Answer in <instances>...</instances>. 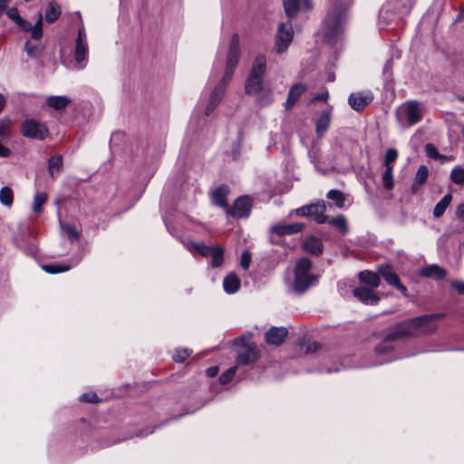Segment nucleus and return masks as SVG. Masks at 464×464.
Masks as SVG:
<instances>
[{
  "label": "nucleus",
  "mask_w": 464,
  "mask_h": 464,
  "mask_svg": "<svg viewBox=\"0 0 464 464\" xmlns=\"http://www.w3.org/2000/svg\"><path fill=\"white\" fill-rule=\"evenodd\" d=\"M455 216L459 220L464 221V203H461L457 206L455 210Z\"/></svg>",
  "instance_id": "55"
},
{
  "label": "nucleus",
  "mask_w": 464,
  "mask_h": 464,
  "mask_svg": "<svg viewBox=\"0 0 464 464\" xmlns=\"http://www.w3.org/2000/svg\"><path fill=\"white\" fill-rule=\"evenodd\" d=\"M22 133L24 137L41 140L48 135V129L44 123L30 118L24 121Z\"/></svg>",
  "instance_id": "8"
},
{
  "label": "nucleus",
  "mask_w": 464,
  "mask_h": 464,
  "mask_svg": "<svg viewBox=\"0 0 464 464\" xmlns=\"http://www.w3.org/2000/svg\"><path fill=\"white\" fill-rule=\"evenodd\" d=\"M266 69V60L264 55L256 56L250 74L246 82V92L249 95L258 94L263 88V76Z\"/></svg>",
  "instance_id": "4"
},
{
  "label": "nucleus",
  "mask_w": 464,
  "mask_h": 464,
  "mask_svg": "<svg viewBox=\"0 0 464 464\" xmlns=\"http://www.w3.org/2000/svg\"><path fill=\"white\" fill-rule=\"evenodd\" d=\"M63 167V158L61 155L52 157L48 161V170L52 176L59 173Z\"/></svg>",
  "instance_id": "32"
},
{
  "label": "nucleus",
  "mask_w": 464,
  "mask_h": 464,
  "mask_svg": "<svg viewBox=\"0 0 464 464\" xmlns=\"http://www.w3.org/2000/svg\"><path fill=\"white\" fill-rule=\"evenodd\" d=\"M450 179L454 184L464 185V168L456 166L450 172Z\"/></svg>",
  "instance_id": "34"
},
{
  "label": "nucleus",
  "mask_w": 464,
  "mask_h": 464,
  "mask_svg": "<svg viewBox=\"0 0 464 464\" xmlns=\"http://www.w3.org/2000/svg\"><path fill=\"white\" fill-rule=\"evenodd\" d=\"M223 286L226 293L234 294L240 287V280L235 274L231 273L224 278Z\"/></svg>",
  "instance_id": "25"
},
{
  "label": "nucleus",
  "mask_w": 464,
  "mask_h": 464,
  "mask_svg": "<svg viewBox=\"0 0 464 464\" xmlns=\"http://www.w3.org/2000/svg\"><path fill=\"white\" fill-rule=\"evenodd\" d=\"M211 257V266L212 267H219L223 264L224 257V250L222 247L216 246V249L210 256Z\"/></svg>",
  "instance_id": "37"
},
{
  "label": "nucleus",
  "mask_w": 464,
  "mask_h": 464,
  "mask_svg": "<svg viewBox=\"0 0 464 464\" xmlns=\"http://www.w3.org/2000/svg\"><path fill=\"white\" fill-rule=\"evenodd\" d=\"M216 249V246H206V250H204L202 252V256H205V257H208V256H210L211 254L214 252V250Z\"/></svg>",
  "instance_id": "60"
},
{
  "label": "nucleus",
  "mask_w": 464,
  "mask_h": 464,
  "mask_svg": "<svg viewBox=\"0 0 464 464\" xmlns=\"http://www.w3.org/2000/svg\"><path fill=\"white\" fill-rule=\"evenodd\" d=\"M452 200L450 193L446 194L434 207L433 215L435 218H440Z\"/></svg>",
  "instance_id": "28"
},
{
  "label": "nucleus",
  "mask_w": 464,
  "mask_h": 464,
  "mask_svg": "<svg viewBox=\"0 0 464 464\" xmlns=\"http://www.w3.org/2000/svg\"><path fill=\"white\" fill-rule=\"evenodd\" d=\"M10 150L0 142V157L6 158L10 155Z\"/></svg>",
  "instance_id": "58"
},
{
  "label": "nucleus",
  "mask_w": 464,
  "mask_h": 464,
  "mask_svg": "<svg viewBox=\"0 0 464 464\" xmlns=\"http://www.w3.org/2000/svg\"><path fill=\"white\" fill-rule=\"evenodd\" d=\"M10 136V128L6 121H0V139H7Z\"/></svg>",
  "instance_id": "50"
},
{
  "label": "nucleus",
  "mask_w": 464,
  "mask_h": 464,
  "mask_svg": "<svg viewBox=\"0 0 464 464\" xmlns=\"http://www.w3.org/2000/svg\"><path fill=\"white\" fill-rule=\"evenodd\" d=\"M252 208V202L249 197L242 196L237 198L232 207H228L227 209V215L242 218H246L250 214Z\"/></svg>",
  "instance_id": "10"
},
{
  "label": "nucleus",
  "mask_w": 464,
  "mask_h": 464,
  "mask_svg": "<svg viewBox=\"0 0 464 464\" xmlns=\"http://www.w3.org/2000/svg\"><path fill=\"white\" fill-rule=\"evenodd\" d=\"M288 332L285 327H271L268 332L266 334V341L267 343L272 345H280L285 338L286 337Z\"/></svg>",
  "instance_id": "18"
},
{
  "label": "nucleus",
  "mask_w": 464,
  "mask_h": 464,
  "mask_svg": "<svg viewBox=\"0 0 464 464\" xmlns=\"http://www.w3.org/2000/svg\"><path fill=\"white\" fill-rule=\"evenodd\" d=\"M379 273L389 285L395 286L401 291L402 294L406 295L407 288L401 284L398 276L390 266H381L379 268Z\"/></svg>",
  "instance_id": "15"
},
{
  "label": "nucleus",
  "mask_w": 464,
  "mask_h": 464,
  "mask_svg": "<svg viewBox=\"0 0 464 464\" xmlns=\"http://www.w3.org/2000/svg\"><path fill=\"white\" fill-rule=\"evenodd\" d=\"M294 38V30L291 21L281 22L275 38V49L278 54L285 53Z\"/></svg>",
  "instance_id": "7"
},
{
  "label": "nucleus",
  "mask_w": 464,
  "mask_h": 464,
  "mask_svg": "<svg viewBox=\"0 0 464 464\" xmlns=\"http://www.w3.org/2000/svg\"><path fill=\"white\" fill-rule=\"evenodd\" d=\"M373 100L371 91L352 92L348 97V103L355 111H362Z\"/></svg>",
  "instance_id": "11"
},
{
  "label": "nucleus",
  "mask_w": 464,
  "mask_h": 464,
  "mask_svg": "<svg viewBox=\"0 0 464 464\" xmlns=\"http://www.w3.org/2000/svg\"><path fill=\"white\" fill-rule=\"evenodd\" d=\"M6 14L13 22L16 23L20 18L19 11L16 7H11L6 11Z\"/></svg>",
  "instance_id": "53"
},
{
  "label": "nucleus",
  "mask_w": 464,
  "mask_h": 464,
  "mask_svg": "<svg viewBox=\"0 0 464 464\" xmlns=\"http://www.w3.org/2000/svg\"><path fill=\"white\" fill-rule=\"evenodd\" d=\"M428 176H429L428 168L425 165L420 166L416 172L414 181L411 185V190L413 192H416L418 190V188L426 182Z\"/></svg>",
  "instance_id": "26"
},
{
  "label": "nucleus",
  "mask_w": 464,
  "mask_h": 464,
  "mask_svg": "<svg viewBox=\"0 0 464 464\" xmlns=\"http://www.w3.org/2000/svg\"><path fill=\"white\" fill-rule=\"evenodd\" d=\"M42 269L48 274H57L69 271L71 266L66 264L43 265Z\"/></svg>",
  "instance_id": "33"
},
{
  "label": "nucleus",
  "mask_w": 464,
  "mask_h": 464,
  "mask_svg": "<svg viewBox=\"0 0 464 464\" xmlns=\"http://www.w3.org/2000/svg\"><path fill=\"white\" fill-rule=\"evenodd\" d=\"M229 192L230 189L228 186L220 185L212 192L211 198L213 203L227 211V208L229 207L227 204V196Z\"/></svg>",
  "instance_id": "17"
},
{
  "label": "nucleus",
  "mask_w": 464,
  "mask_h": 464,
  "mask_svg": "<svg viewBox=\"0 0 464 464\" xmlns=\"http://www.w3.org/2000/svg\"><path fill=\"white\" fill-rule=\"evenodd\" d=\"M392 169V167L385 168V171L382 174V184L387 189H392L393 188Z\"/></svg>",
  "instance_id": "41"
},
{
  "label": "nucleus",
  "mask_w": 464,
  "mask_h": 464,
  "mask_svg": "<svg viewBox=\"0 0 464 464\" xmlns=\"http://www.w3.org/2000/svg\"><path fill=\"white\" fill-rule=\"evenodd\" d=\"M452 287L455 288L459 294L463 295L464 294V283L455 281L451 284Z\"/></svg>",
  "instance_id": "56"
},
{
  "label": "nucleus",
  "mask_w": 464,
  "mask_h": 464,
  "mask_svg": "<svg viewBox=\"0 0 464 464\" xmlns=\"http://www.w3.org/2000/svg\"><path fill=\"white\" fill-rule=\"evenodd\" d=\"M326 197L334 200L338 208L343 207L345 198L342 191L337 189H332L327 193Z\"/></svg>",
  "instance_id": "38"
},
{
  "label": "nucleus",
  "mask_w": 464,
  "mask_h": 464,
  "mask_svg": "<svg viewBox=\"0 0 464 464\" xmlns=\"http://www.w3.org/2000/svg\"><path fill=\"white\" fill-rule=\"evenodd\" d=\"M5 105V98L3 94L0 93V112L3 111Z\"/></svg>",
  "instance_id": "62"
},
{
  "label": "nucleus",
  "mask_w": 464,
  "mask_h": 464,
  "mask_svg": "<svg viewBox=\"0 0 464 464\" xmlns=\"http://www.w3.org/2000/svg\"><path fill=\"white\" fill-rule=\"evenodd\" d=\"M273 100V95H272V92H263L257 99V102L261 105V106H266L268 104L271 103Z\"/></svg>",
  "instance_id": "49"
},
{
  "label": "nucleus",
  "mask_w": 464,
  "mask_h": 464,
  "mask_svg": "<svg viewBox=\"0 0 464 464\" xmlns=\"http://www.w3.org/2000/svg\"><path fill=\"white\" fill-rule=\"evenodd\" d=\"M47 201V194L44 192H38L35 194L34 202H33V210L35 213H40L42 211V207Z\"/></svg>",
  "instance_id": "36"
},
{
  "label": "nucleus",
  "mask_w": 464,
  "mask_h": 464,
  "mask_svg": "<svg viewBox=\"0 0 464 464\" xmlns=\"http://www.w3.org/2000/svg\"><path fill=\"white\" fill-rule=\"evenodd\" d=\"M190 355V352L188 349L177 350L173 354V360L178 362H184Z\"/></svg>",
  "instance_id": "47"
},
{
  "label": "nucleus",
  "mask_w": 464,
  "mask_h": 464,
  "mask_svg": "<svg viewBox=\"0 0 464 464\" xmlns=\"http://www.w3.org/2000/svg\"><path fill=\"white\" fill-rule=\"evenodd\" d=\"M185 246L186 247L188 248V251H190L191 253L196 251L198 252L200 256L202 255V252L204 250H206V245H204L203 243H194L192 241H188L185 243Z\"/></svg>",
  "instance_id": "44"
},
{
  "label": "nucleus",
  "mask_w": 464,
  "mask_h": 464,
  "mask_svg": "<svg viewBox=\"0 0 464 464\" xmlns=\"http://www.w3.org/2000/svg\"><path fill=\"white\" fill-rule=\"evenodd\" d=\"M61 15L60 5L56 2L49 3L45 12V21L49 24L55 22Z\"/></svg>",
  "instance_id": "27"
},
{
  "label": "nucleus",
  "mask_w": 464,
  "mask_h": 464,
  "mask_svg": "<svg viewBox=\"0 0 464 464\" xmlns=\"http://www.w3.org/2000/svg\"><path fill=\"white\" fill-rule=\"evenodd\" d=\"M10 0H0V14L5 10Z\"/></svg>",
  "instance_id": "61"
},
{
  "label": "nucleus",
  "mask_w": 464,
  "mask_h": 464,
  "mask_svg": "<svg viewBox=\"0 0 464 464\" xmlns=\"http://www.w3.org/2000/svg\"><path fill=\"white\" fill-rule=\"evenodd\" d=\"M284 10L289 21L295 18L299 11H309L313 8L311 0H284Z\"/></svg>",
  "instance_id": "12"
},
{
  "label": "nucleus",
  "mask_w": 464,
  "mask_h": 464,
  "mask_svg": "<svg viewBox=\"0 0 464 464\" xmlns=\"http://www.w3.org/2000/svg\"><path fill=\"white\" fill-rule=\"evenodd\" d=\"M303 228L304 225L302 223L275 224L270 227L269 231L282 237L299 233Z\"/></svg>",
  "instance_id": "14"
},
{
  "label": "nucleus",
  "mask_w": 464,
  "mask_h": 464,
  "mask_svg": "<svg viewBox=\"0 0 464 464\" xmlns=\"http://www.w3.org/2000/svg\"><path fill=\"white\" fill-rule=\"evenodd\" d=\"M42 24H43V16L40 14L35 24L32 25V35H31L32 40L39 41L42 38V36H43Z\"/></svg>",
  "instance_id": "40"
},
{
  "label": "nucleus",
  "mask_w": 464,
  "mask_h": 464,
  "mask_svg": "<svg viewBox=\"0 0 464 464\" xmlns=\"http://www.w3.org/2000/svg\"><path fill=\"white\" fill-rule=\"evenodd\" d=\"M397 158H398L397 150H395L393 148L387 150V151L385 153V158H384L385 168L392 167V163L394 162L397 160Z\"/></svg>",
  "instance_id": "42"
},
{
  "label": "nucleus",
  "mask_w": 464,
  "mask_h": 464,
  "mask_svg": "<svg viewBox=\"0 0 464 464\" xmlns=\"http://www.w3.org/2000/svg\"><path fill=\"white\" fill-rule=\"evenodd\" d=\"M24 49L30 57L37 58L42 54L44 47L40 43L27 41L24 44Z\"/></svg>",
  "instance_id": "31"
},
{
  "label": "nucleus",
  "mask_w": 464,
  "mask_h": 464,
  "mask_svg": "<svg viewBox=\"0 0 464 464\" xmlns=\"http://www.w3.org/2000/svg\"><path fill=\"white\" fill-rule=\"evenodd\" d=\"M330 124L329 118H319L316 121V131L319 135H323L328 129Z\"/></svg>",
  "instance_id": "45"
},
{
  "label": "nucleus",
  "mask_w": 464,
  "mask_h": 464,
  "mask_svg": "<svg viewBox=\"0 0 464 464\" xmlns=\"http://www.w3.org/2000/svg\"><path fill=\"white\" fill-rule=\"evenodd\" d=\"M420 275L423 277L432 278L434 280H440L447 275V271L438 265H430L423 267L420 271Z\"/></svg>",
  "instance_id": "21"
},
{
  "label": "nucleus",
  "mask_w": 464,
  "mask_h": 464,
  "mask_svg": "<svg viewBox=\"0 0 464 464\" xmlns=\"http://www.w3.org/2000/svg\"><path fill=\"white\" fill-rule=\"evenodd\" d=\"M250 262H251L250 253L247 251L243 252L242 256H241V260H240V266H242V268L245 270L248 269Z\"/></svg>",
  "instance_id": "52"
},
{
  "label": "nucleus",
  "mask_w": 464,
  "mask_h": 464,
  "mask_svg": "<svg viewBox=\"0 0 464 464\" xmlns=\"http://www.w3.org/2000/svg\"><path fill=\"white\" fill-rule=\"evenodd\" d=\"M15 24L22 31L30 32L32 34V24L27 20L21 17Z\"/></svg>",
  "instance_id": "51"
},
{
  "label": "nucleus",
  "mask_w": 464,
  "mask_h": 464,
  "mask_svg": "<svg viewBox=\"0 0 464 464\" xmlns=\"http://www.w3.org/2000/svg\"><path fill=\"white\" fill-rule=\"evenodd\" d=\"M425 113V105L417 101H407L397 109V116H420Z\"/></svg>",
  "instance_id": "13"
},
{
  "label": "nucleus",
  "mask_w": 464,
  "mask_h": 464,
  "mask_svg": "<svg viewBox=\"0 0 464 464\" xmlns=\"http://www.w3.org/2000/svg\"><path fill=\"white\" fill-rule=\"evenodd\" d=\"M73 54L75 62L77 63V68L79 70L84 69L87 63V58L89 54V46L87 41V34L83 25H82L78 29Z\"/></svg>",
  "instance_id": "6"
},
{
  "label": "nucleus",
  "mask_w": 464,
  "mask_h": 464,
  "mask_svg": "<svg viewBox=\"0 0 464 464\" xmlns=\"http://www.w3.org/2000/svg\"><path fill=\"white\" fill-rule=\"evenodd\" d=\"M320 208L319 202L315 204L303 206L294 210L296 216L300 217H314L317 213V209Z\"/></svg>",
  "instance_id": "30"
},
{
  "label": "nucleus",
  "mask_w": 464,
  "mask_h": 464,
  "mask_svg": "<svg viewBox=\"0 0 464 464\" xmlns=\"http://www.w3.org/2000/svg\"><path fill=\"white\" fill-rule=\"evenodd\" d=\"M14 194L10 188L4 187L0 189V202L7 207L13 204Z\"/></svg>",
  "instance_id": "35"
},
{
  "label": "nucleus",
  "mask_w": 464,
  "mask_h": 464,
  "mask_svg": "<svg viewBox=\"0 0 464 464\" xmlns=\"http://www.w3.org/2000/svg\"><path fill=\"white\" fill-rule=\"evenodd\" d=\"M412 320H408L402 323H400L393 326L389 333L386 334L385 340L383 343L380 344L376 347V353H384L389 349V343L397 339H401L406 336H413L416 335Z\"/></svg>",
  "instance_id": "5"
},
{
  "label": "nucleus",
  "mask_w": 464,
  "mask_h": 464,
  "mask_svg": "<svg viewBox=\"0 0 464 464\" xmlns=\"http://www.w3.org/2000/svg\"><path fill=\"white\" fill-rule=\"evenodd\" d=\"M425 152L428 157L434 160L442 158V156L438 152L436 147L431 143H428L425 145Z\"/></svg>",
  "instance_id": "46"
},
{
  "label": "nucleus",
  "mask_w": 464,
  "mask_h": 464,
  "mask_svg": "<svg viewBox=\"0 0 464 464\" xmlns=\"http://www.w3.org/2000/svg\"><path fill=\"white\" fill-rule=\"evenodd\" d=\"M312 262L308 258H301L295 269V282L293 290L298 294L305 292L311 285L317 281V276L310 275Z\"/></svg>",
  "instance_id": "3"
},
{
  "label": "nucleus",
  "mask_w": 464,
  "mask_h": 464,
  "mask_svg": "<svg viewBox=\"0 0 464 464\" xmlns=\"http://www.w3.org/2000/svg\"><path fill=\"white\" fill-rule=\"evenodd\" d=\"M327 99H328V92H324L314 96L312 99V102H326Z\"/></svg>",
  "instance_id": "57"
},
{
  "label": "nucleus",
  "mask_w": 464,
  "mask_h": 464,
  "mask_svg": "<svg viewBox=\"0 0 464 464\" xmlns=\"http://www.w3.org/2000/svg\"><path fill=\"white\" fill-rule=\"evenodd\" d=\"M323 247L322 240L314 236L306 238L303 243L304 251L314 256H320L323 253Z\"/></svg>",
  "instance_id": "22"
},
{
  "label": "nucleus",
  "mask_w": 464,
  "mask_h": 464,
  "mask_svg": "<svg viewBox=\"0 0 464 464\" xmlns=\"http://www.w3.org/2000/svg\"><path fill=\"white\" fill-rule=\"evenodd\" d=\"M353 295L365 304H376L380 301V297L373 290L365 286L355 288Z\"/></svg>",
  "instance_id": "16"
},
{
  "label": "nucleus",
  "mask_w": 464,
  "mask_h": 464,
  "mask_svg": "<svg viewBox=\"0 0 464 464\" xmlns=\"http://www.w3.org/2000/svg\"><path fill=\"white\" fill-rule=\"evenodd\" d=\"M259 358V351L256 347L247 346L238 353L237 362L240 365H246L256 362Z\"/></svg>",
  "instance_id": "19"
},
{
  "label": "nucleus",
  "mask_w": 464,
  "mask_h": 464,
  "mask_svg": "<svg viewBox=\"0 0 464 464\" xmlns=\"http://www.w3.org/2000/svg\"><path fill=\"white\" fill-rule=\"evenodd\" d=\"M320 208L317 209V213L314 214V218L318 224L328 223L329 218L324 215L326 211V204L324 201L319 202Z\"/></svg>",
  "instance_id": "39"
},
{
  "label": "nucleus",
  "mask_w": 464,
  "mask_h": 464,
  "mask_svg": "<svg viewBox=\"0 0 464 464\" xmlns=\"http://www.w3.org/2000/svg\"><path fill=\"white\" fill-rule=\"evenodd\" d=\"M346 5L344 4L333 5L322 25V33L325 41L330 44H334L343 30L346 20Z\"/></svg>",
  "instance_id": "2"
},
{
  "label": "nucleus",
  "mask_w": 464,
  "mask_h": 464,
  "mask_svg": "<svg viewBox=\"0 0 464 464\" xmlns=\"http://www.w3.org/2000/svg\"><path fill=\"white\" fill-rule=\"evenodd\" d=\"M328 223L339 229L343 234L345 235L348 233V224L343 215H337L336 217L331 218Z\"/></svg>",
  "instance_id": "29"
},
{
  "label": "nucleus",
  "mask_w": 464,
  "mask_h": 464,
  "mask_svg": "<svg viewBox=\"0 0 464 464\" xmlns=\"http://www.w3.org/2000/svg\"><path fill=\"white\" fill-rule=\"evenodd\" d=\"M82 400L87 402H97L98 396L94 392H86L82 395Z\"/></svg>",
  "instance_id": "54"
},
{
  "label": "nucleus",
  "mask_w": 464,
  "mask_h": 464,
  "mask_svg": "<svg viewBox=\"0 0 464 464\" xmlns=\"http://www.w3.org/2000/svg\"><path fill=\"white\" fill-rule=\"evenodd\" d=\"M442 316V314H430L411 319L416 334L434 332L437 328L436 321Z\"/></svg>",
  "instance_id": "9"
},
{
  "label": "nucleus",
  "mask_w": 464,
  "mask_h": 464,
  "mask_svg": "<svg viewBox=\"0 0 464 464\" xmlns=\"http://www.w3.org/2000/svg\"><path fill=\"white\" fill-rule=\"evenodd\" d=\"M239 56V35L237 34H234L229 44L224 74L215 88L212 90L209 97L208 98V101L206 102L204 109V113L206 116H208L215 111L224 97L227 87L230 83L235 70L237 66Z\"/></svg>",
  "instance_id": "1"
},
{
  "label": "nucleus",
  "mask_w": 464,
  "mask_h": 464,
  "mask_svg": "<svg viewBox=\"0 0 464 464\" xmlns=\"http://www.w3.org/2000/svg\"><path fill=\"white\" fill-rule=\"evenodd\" d=\"M208 377H215L218 372V368L217 366L209 367L206 371Z\"/></svg>",
  "instance_id": "59"
},
{
  "label": "nucleus",
  "mask_w": 464,
  "mask_h": 464,
  "mask_svg": "<svg viewBox=\"0 0 464 464\" xmlns=\"http://www.w3.org/2000/svg\"><path fill=\"white\" fill-rule=\"evenodd\" d=\"M72 102L71 99L67 96H49L46 103L50 108L56 111H62Z\"/></svg>",
  "instance_id": "23"
},
{
  "label": "nucleus",
  "mask_w": 464,
  "mask_h": 464,
  "mask_svg": "<svg viewBox=\"0 0 464 464\" xmlns=\"http://www.w3.org/2000/svg\"><path fill=\"white\" fill-rule=\"evenodd\" d=\"M420 118H408L409 125H414L418 122Z\"/></svg>",
  "instance_id": "63"
},
{
  "label": "nucleus",
  "mask_w": 464,
  "mask_h": 464,
  "mask_svg": "<svg viewBox=\"0 0 464 464\" xmlns=\"http://www.w3.org/2000/svg\"><path fill=\"white\" fill-rule=\"evenodd\" d=\"M359 279L362 283L368 285L372 288H377L381 283L379 276L368 270L360 272Z\"/></svg>",
  "instance_id": "24"
},
{
  "label": "nucleus",
  "mask_w": 464,
  "mask_h": 464,
  "mask_svg": "<svg viewBox=\"0 0 464 464\" xmlns=\"http://www.w3.org/2000/svg\"><path fill=\"white\" fill-rule=\"evenodd\" d=\"M305 92L306 86L304 83L294 84L287 94V99L285 104V110H290Z\"/></svg>",
  "instance_id": "20"
},
{
  "label": "nucleus",
  "mask_w": 464,
  "mask_h": 464,
  "mask_svg": "<svg viewBox=\"0 0 464 464\" xmlns=\"http://www.w3.org/2000/svg\"><path fill=\"white\" fill-rule=\"evenodd\" d=\"M121 133H114L111 137V142L117 139V138H121Z\"/></svg>",
  "instance_id": "64"
},
{
  "label": "nucleus",
  "mask_w": 464,
  "mask_h": 464,
  "mask_svg": "<svg viewBox=\"0 0 464 464\" xmlns=\"http://www.w3.org/2000/svg\"><path fill=\"white\" fill-rule=\"evenodd\" d=\"M237 372V367H231L228 370H227L225 372H223L219 377V382L222 384L228 383L235 376Z\"/></svg>",
  "instance_id": "43"
},
{
  "label": "nucleus",
  "mask_w": 464,
  "mask_h": 464,
  "mask_svg": "<svg viewBox=\"0 0 464 464\" xmlns=\"http://www.w3.org/2000/svg\"><path fill=\"white\" fill-rule=\"evenodd\" d=\"M63 229L71 240L74 241L79 238V233L77 229L74 227V226L67 224L63 227Z\"/></svg>",
  "instance_id": "48"
}]
</instances>
